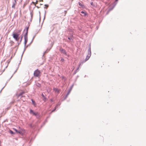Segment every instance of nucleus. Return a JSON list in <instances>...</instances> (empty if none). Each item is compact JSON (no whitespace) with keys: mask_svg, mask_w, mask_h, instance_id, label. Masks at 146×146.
I'll return each mask as SVG.
<instances>
[{"mask_svg":"<svg viewBox=\"0 0 146 146\" xmlns=\"http://www.w3.org/2000/svg\"><path fill=\"white\" fill-rule=\"evenodd\" d=\"M29 113L30 114H32L33 115L36 116V118L40 119L41 117V115L40 113L38 112H35L32 109H30Z\"/></svg>","mask_w":146,"mask_h":146,"instance_id":"1","label":"nucleus"},{"mask_svg":"<svg viewBox=\"0 0 146 146\" xmlns=\"http://www.w3.org/2000/svg\"><path fill=\"white\" fill-rule=\"evenodd\" d=\"M19 34L16 32H13L12 33V36L13 37L16 41H18V39H20V36Z\"/></svg>","mask_w":146,"mask_h":146,"instance_id":"2","label":"nucleus"},{"mask_svg":"<svg viewBox=\"0 0 146 146\" xmlns=\"http://www.w3.org/2000/svg\"><path fill=\"white\" fill-rule=\"evenodd\" d=\"M74 86V84H72L70 86V89L68 90L65 96L64 97L63 99L61 100V102H62L64 101L65 100H66L67 97H68V95L70 94L72 88H73Z\"/></svg>","mask_w":146,"mask_h":146,"instance_id":"3","label":"nucleus"},{"mask_svg":"<svg viewBox=\"0 0 146 146\" xmlns=\"http://www.w3.org/2000/svg\"><path fill=\"white\" fill-rule=\"evenodd\" d=\"M59 51L62 54H64L68 57H69L70 55L67 54V52L64 49L61 48L59 49Z\"/></svg>","mask_w":146,"mask_h":146,"instance_id":"4","label":"nucleus"},{"mask_svg":"<svg viewBox=\"0 0 146 146\" xmlns=\"http://www.w3.org/2000/svg\"><path fill=\"white\" fill-rule=\"evenodd\" d=\"M40 72L38 69L35 70L34 72V76L35 77H38L40 75Z\"/></svg>","mask_w":146,"mask_h":146,"instance_id":"5","label":"nucleus"},{"mask_svg":"<svg viewBox=\"0 0 146 146\" xmlns=\"http://www.w3.org/2000/svg\"><path fill=\"white\" fill-rule=\"evenodd\" d=\"M36 35H35L33 36L31 42L29 44H28L27 45H26V46H25V45H24V50H23L24 51V52L25 51L26 48L28 46H30V45L33 42V40L35 38L36 36Z\"/></svg>","mask_w":146,"mask_h":146,"instance_id":"6","label":"nucleus"},{"mask_svg":"<svg viewBox=\"0 0 146 146\" xmlns=\"http://www.w3.org/2000/svg\"><path fill=\"white\" fill-rule=\"evenodd\" d=\"M23 35H22L21 36H20V41H19V39H18V41H17V43L18 44L17 45L15 46L14 48H15L16 46H19L20 45V43H21L22 40L23 39Z\"/></svg>","mask_w":146,"mask_h":146,"instance_id":"7","label":"nucleus"},{"mask_svg":"<svg viewBox=\"0 0 146 146\" xmlns=\"http://www.w3.org/2000/svg\"><path fill=\"white\" fill-rule=\"evenodd\" d=\"M24 45L26 46V44L28 42V35L24 34Z\"/></svg>","mask_w":146,"mask_h":146,"instance_id":"8","label":"nucleus"},{"mask_svg":"<svg viewBox=\"0 0 146 146\" xmlns=\"http://www.w3.org/2000/svg\"><path fill=\"white\" fill-rule=\"evenodd\" d=\"M81 15L82 16L85 17H88V13L85 11H82L81 12Z\"/></svg>","mask_w":146,"mask_h":146,"instance_id":"9","label":"nucleus"},{"mask_svg":"<svg viewBox=\"0 0 146 146\" xmlns=\"http://www.w3.org/2000/svg\"><path fill=\"white\" fill-rule=\"evenodd\" d=\"M28 24H29V26L28 27H27V26L26 27H25V29H24V30L23 31V33H24V32L26 31V32L24 34L28 35V29H29V27L30 26V24H29V22H28Z\"/></svg>","mask_w":146,"mask_h":146,"instance_id":"10","label":"nucleus"},{"mask_svg":"<svg viewBox=\"0 0 146 146\" xmlns=\"http://www.w3.org/2000/svg\"><path fill=\"white\" fill-rule=\"evenodd\" d=\"M19 128L21 132H23V133L25 135L26 133V131L25 129L23 128H21L20 127H19Z\"/></svg>","mask_w":146,"mask_h":146,"instance_id":"11","label":"nucleus"},{"mask_svg":"<svg viewBox=\"0 0 146 146\" xmlns=\"http://www.w3.org/2000/svg\"><path fill=\"white\" fill-rule=\"evenodd\" d=\"M53 90L55 92H57L58 94L60 92V89H58L55 88H53Z\"/></svg>","mask_w":146,"mask_h":146,"instance_id":"12","label":"nucleus"},{"mask_svg":"<svg viewBox=\"0 0 146 146\" xmlns=\"http://www.w3.org/2000/svg\"><path fill=\"white\" fill-rule=\"evenodd\" d=\"M41 96H42V100L43 101H44V102H45L47 100L46 98L44 96V94L42 93L41 94Z\"/></svg>","mask_w":146,"mask_h":146,"instance_id":"13","label":"nucleus"},{"mask_svg":"<svg viewBox=\"0 0 146 146\" xmlns=\"http://www.w3.org/2000/svg\"><path fill=\"white\" fill-rule=\"evenodd\" d=\"M87 53H88V56H91V49H88V50L87 51Z\"/></svg>","mask_w":146,"mask_h":146,"instance_id":"14","label":"nucleus"},{"mask_svg":"<svg viewBox=\"0 0 146 146\" xmlns=\"http://www.w3.org/2000/svg\"><path fill=\"white\" fill-rule=\"evenodd\" d=\"M31 100L33 105L35 107H36V104L35 101L33 99H31Z\"/></svg>","mask_w":146,"mask_h":146,"instance_id":"15","label":"nucleus"},{"mask_svg":"<svg viewBox=\"0 0 146 146\" xmlns=\"http://www.w3.org/2000/svg\"><path fill=\"white\" fill-rule=\"evenodd\" d=\"M30 14L31 15V18L30 19V22H31L32 21V19H33V11H30Z\"/></svg>","mask_w":146,"mask_h":146,"instance_id":"16","label":"nucleus"},{"mask_svg":"<svg viewBox=\"0 0 146 146\" xmlns=\"http://www.w3.org/2000/svg\"><path fill=\"white\" fill-rule=\"evenodd\" d=\"M61 104V102L59 101L58 104H56L55 107H56L57 108H58V106H59Z\"/></svg>","mask_w":146,"mask_h":146,"instance_id":"17","label":"nucleus"},{"mask_svg":"<svg viewBox=\"0 0 146 146\" xmlns=\"http://www.w3.org/2000/svg\"><path fill=\"white\" fill-rule=\"evenodd\" d=\"M9 132L12 135H14L15 133L13 131L11 130H9Z\"/></svg>","mask_w":146,"mask_h":146,"instance_id":"18","label":"nucleus"},{"mask_svg":"<svg viewBox=\"0 0 146 146\" xmlns=\"http://www.w3.org/2000/svg\"><path fill=\"white\" fill-rule=\"evenodd\" d=\"M91 56H88V55H87L86 56V58H85V61H87V60H88L90 58Z\"/></svg>","mask_w":146,"mask_h":146,"instance_id":"19","label":"nucleus"},{"mask_svg":"<svg viewBox=\"0 0 146 146\" xmlns=\"http://www.w3.org/2000/svg\"><path fill=\"white\" fill-rule=\"evenodd\" d=\"M79 68V66H78V67L76 68V69L74 72L73 74V75H75L78 72V70Z\"/></svg>","mask_w":146,"mask_h":146,"instance_id":"20","label":"nucleus"},{"mask_svg":"<svg viewBox=\"0 0 146 146\" xmlns=\"http://www.w3.org/2000/svg\"><path fill=\"white\" fill-rule=\"evenodd\" d=\"M57 108L55 106V107L54 108V109L51 111V112L50 113L51 114L52 112L55 111L56 110V109Z\"/></svg>","mask_w":146,"mask_h":146,"instance_id":"21","label":"nucleus"},{"mask_svg":"<svg viewBox=\"0 0 146 146\" xmlns=\"http://www.w3.org/2000/svg\"><path fill=\"white\" fill-rule=\"evenodd\" d=\"M9 43L11 44V45L10 46H12L13 45L14 43V42L13 40H10V41Z\"/></svg>","mask_w":146,"mask_h":146,"instance_id":"22","label":"nucleus"},{"mask_svg":"<svg viewBox=\"0 0 146 146\" xmlns=\"http://www.w3.org/2000/svg\"><path fill=\"white\" fill-rule=\"evenodd\" d=\"M29 126L31 128H33L34 127V125H33L31 123L29 124Z\"/></svg>","mask_w":146,"mask_h":146,"instance_id":"23","label":"nucleus"},{"mask_svg":"<svg viewBox=\"0 0 146 146\" xmlns=\"http://www.w3.org/2000/svg\"><path fill=\"white\" fill-rule=\"evenodd\" d=\"M17 133H19V134H21V135H24L23 133V132H21L20 130H18V132H17Z\"/></svg>","mask_w":146,"mask_h":146,"instance_id":"24","label":"nucleus"},{"mask_svg":"<svg viewBox=\"0 0 146 146\" xmlns=\"http://www.w3.org/2000/svg\"><path fill=\"white\" fill-rule=\"evenodd\" d=\"M23 94H24V93L23 92H22L20 93L18 95V96L19 97V96H21L22 97V96Z\"/></svg>","mask_w":146,"mask_h":146,"instance_id":"25","label":"nucleus"},{"mask_svg":"<svg viewBox=\"0 0 146 146\" xmlns=\"http://www.w3.org/2000/svg\"><path fill=\"white\" fill-rule=\"evenodd\" d=\"M21 31H22L21 29H20V30H19L17 31L16 32L18 34H19V35H20V34L21 33Z\"/></svg>","mask_w":146,"mask_h":146,"instance_id":"26","label":"nucleus"},{"mask_svg":"<svg viewBox=\"0 0 146 146\" xmlns=\"http://www.w3.org/2000/svg\"><path fill=\"white\" fill-rule=\"evenodd\" d=\"M106 10H101V11H100V12L101 13H104L105 12Z\"/></svg>","mask_w":146,"mask_h":146,"instance_id":"27","label":"nucleus"},{"mask_svg":"<svg viewBox=\"0 0 146 146\" xmlns=\"http://www.w3.org/2000/svg\"><path fill=\"white\" fill-rule=\"evenodd\" d=\"M112 10H108L105 16L106 15H107L109 13V12Z\"/></svg>","mask_w":146,"mask_h":146,"instance_id":"28","label":"nucleus"},{"mask_svg":"<svg viewBox=\"0 0 146 146\" xmlns=\"http://www.w3.org/2000/svg\"><path fill=\"white\" fill-rule=\"evenodd\" d=\"M103 18H102V19H101L99 20V21H98V23H99V25L101 23V22H102V21L103 20Z\"/></svg>","mask_w":146,"mask_h":146,"instance_id":"29","label":"nucleus"},{"mask_svg":"<svg viewBox=\"0 0 146 146\" xmlns=\"http://www.w3.org/2000/svg\"><path fill=\"white\" fill-rule=\"evenodd\" d=\"M37 86L39 87H40L41 86V84L39 83H38L37 84Z\"/></svg>","mask_w":146,"mask_h":146,"instance_id":"30","label":"nucleus"},{"mask_svg":"<svg viewBox=\"0 0 146 146\" xmlns=\"http://www.w3.org/2000/svg\"><path fill=\"white\" fill-rule=\"evenodd\" d=\"M67 11H64V13H63L62 14H64V15L65 16L66 15V13H67Z\"/></svg>","mask_w":146,"mask_h":146,"instance_id":"31","label":"nucleus"},{"mask_svg":"<svg viewBox=\"0 0 146 146\" xmlns=\"http://www.w3.org/2000/svg\"><path fill=\"white\" fill-rule=\"evenodd\" d=\"M45 124V123H43L40 126V128H42Z\"/></svg>","mask_w":146,"mask_h":146,"instance_id":"32","label":"nucleus"},{"mask_svg":"<svg viewBox=\"0 0 146 146\" xmlns=\"http://www.w3.org/2000/svg\"><path fill=\"white\" fill-rule=\"evenodd\" d=\"M48 7V5H45V7H44V8L45 9H47Z\"/></svg>","mask_w":146,"mask_h":146,"instance_id":"33","label":"nucleus"},{"mask_svg":"<svg viewBox=\"0 0 146 146\" xmlns=\"http://www.w3.org/2000/svg\"><path fill=\"white\" fill-rule=\"evenodd\" d=\"M13 129L15 131V132L17 133V132H18V130L16 129L15 128H13Z\"/></svg>","mask_w":146,"mask_h":146,"instance_id":"34","label":"nucleus"},{"mask_svg":"<svg viewBox=\"0 0 146 146\" xmlns=\"http://www.w3.org/2000/svg\"><path fill=\"white\" fill-rule=\"evenodd\" d=\"M79 4L80 6H81V7L83 6V4L82 3H81L79 2Z\"/></svg>","mask_w":146,"mask_h":146,"instance_id":"35","label":"nucleus"},{"mask_svg":"<svg viewBox=\"0 0 146 146\" xmlns=\"http://www.w3.org/2000/svg\"><path fill=\"white\" fill-rule=\"evenodd\" d=\"M11 60V59H9V60H7V63L8 64L10 62Z\"/></svg>","mask_w":146,"mask_h":146,"instance_id":"36","label":"nucleus"},{"mask_svg":"<svg viewBox=\"0 0 146 146\" xmlns=\"http://www.w3.org/2000/svg\"><path fill=\"white\" fill-rule=\"evenodd\" d=\"M60 61H61L62 62H64L65 60L64 58H62L61 59Z\"/></svg>","mask_w":146,"mask_h":146,"instance_id":"37","label":"nucleus"},{"mask_svg":"<svg viewBox=\"0 0 146 146\" xmlns=\"http://www.w3.org/2000/svg\"><path fill=\"white\" fill-rule=\"evenodd\" d=\"M38 1H36V4H35V3H34V2H33V3H34V5H36V4L38 3Z\"/></svg>","mask_w":146,"mask_h":146,"instance_id":"38","label":"nucleus"},{"mask_svg":"<svg viewBox=\"0 0 146 146\" xmlns=\"http://www.w3.org/2000/svg\"><path fill=\"white\" fill-rule=\"evenodd\" d=\"M12 76H11V77L10 78H9V79L7 80V82L6 83V84H5V85H6V84H7V82H8L9 81V80H10V79L12 77Z\"/></svg>","mask_w":146,"mask_h":146,"instance_id":"39","label":"nucleus"},{"mask_svg":"<svg viewBox=\"0 0 146 146\" xmlns=\"http://www.w3.org/2000/svg\"><path fill=\"white\" fill-rule=\"evenodd\" d=\"M33 139V137H31V139L30 140L29 142V143H31V141H32V140Z\"/></svg>","mask_w":146,"mask_h":146,"instance_id":"40","label":"nucleus"},{"mask_svg":"<svg viewBox=\"0 0 146 146\" xmlns=\"http://www.w3.org/2000/svg\"><path fill=\"white\" fill-rule=\"evenodd\" d=\"M88 46H89V47L88 49L90 48V49H91V43H90L89 44Z\"/></svg>","mask_w":146,"mask_h":146,"instance_id":"41","label":"nucleus"},{"mask_svg":"<svg viewBox=\"0 0 146 146\" xmlns=\"http://www.w3.org/2000/svg\"><path fill=\"white\" fill-rule=\"evenodd\" d=\"M61 77H62V79H64L65 80H66V79H65V77L64 76H62Z\"/></svg>","mask_w":146,"mask_h":146,"instance_id":"42","label":"nucleus"},{"mask_svg":"<svg viewBox=\"0 0 146 146\" xmlns=\"http://www.w3.org/2000/svg\"><path fill=\"white\" fill-rule=\"evenodd\" d=\"M47 119H46L45 120L44 122L43 123H45L47 122Z\"/></svg>","mask_w":146,"mask_h":146,"instance_id":"43","label":"nucleus"},{"mask_svg":"<svg viewBox=\"0 0 146 146\" xmlns=\"http://www.w3.org/2000/svg\"><path fill=\"white\" fill-rule=\"evenodd\" d=\"M23 54H22V55H21V60H20V62H21V60H22V57H23Z\"/></svg>","mask_w":146,"mask_h":146,"instance_id":"44","label":"nucleus"},{"mask_svg":"<svg viewBox=\"0 0 146 146\" xmlns=\"http://www.w3.org/2000/svg\"><path fill=\"white\" fill-rule=\"evenodd\" d=\"M50 101L51 102H53L54 101V100H53V99H50Z\"/></svg>","mask_w":146,"mask_h":146,"instance_id":"45","label":"nucleus"},{"mask_svg":"<svg viewBox=\"0 0 146 146\" xmlns=\"http://www.w3.org/2000/svg\"><path fill=\"white\" fill-rule=\"evenodd\" d=\"M15 4H13V5H12V8H15Z\"/></svg>","mask_w":146,"mask_h":146,"instance_id":"46","label":"nucleus"},{"mask_svg":"<svg viewBox=\"0 0 146 146\" xmlns=\"http://www.w3.org/2000/svg\"><path fill=\"white\" fill-rule=\"evenodd\" d=\"M68 38L69 40H71L72 39V38L71 37H68Z\"/></svg>","mask_w":146,"mask_h":146,"instance_id":"47","label":"nucleus"},{"mask_svg":"<svg viewBox=\"0 0 146 146\" xmlns=\"http://www.w3.org/2000/svg\"><path fill=\"white\" fill-rule=\"evenodd\" d=\"M86 61H85V60L82 61L81 63L83 64V63L85 62Z\"/></svg>","mask_w":146,"mask_h":146,"instance_id":"48","label":"nucleus"},{"mask_svg":"<svg viewBox=\"0 0 146 146\" xmlns=\"http://www.w3.org/2000/svg\"><path fill=\"white\" fill-rule=\"evenodd\" d=\"M5 86H4L2 88V89H1V90H0V93L1 92L2 90L5 87Z\"/></svg>","mask_w":146,"mask_h":146,"instance_id":"49","label":"nucleus"},{"mask_svg":"<svg viewBox=\"0 0 146 146\" xmlns=\"http://www.w3.org/2000/svg\"><path fill=\"white\" fill-rule=\"evenodd\" d=\"M78 77H79V76L77 75V76H76V78L75 79V81H76L77 80V78H78Z\"/></svg>","mask_w":146,"mask_h":146,"instance_id":"50","label":"nucleus"},{"mask_svg":"<svg viewBox=\"0 0 146 146\" xmlns=\"http://www.w3.org/2000/svg\"><path fill=\"white\" fill-rule=\"evenodd\" d=\"M47 52H48V51H47V50H46V51H45V52H44V54L43 55V56L44 55V54L45 53H47Z\"/></svg>","mask_w":146,"mask_h":146,"instance_id":"51","label":"nucleus"},{"mask_svg":"<svg viewBox=\"0 0 146 146\" xmlns=\"http://www.w3.org/2000/svg\"><path fill=\"white\" fill-rule=\"evenodd\" d=\"M17 70H16V71L13 74V75L12 76H13V75L15 74V72H16L17 71Z\"/></svg>","mask_w":146,"mask_h":146,"instance_id":"52","label":"nucleus"},{"mask_svg":"<svg viewBox=\"0 0 146 146\" xmlns=\"http://www.w3.org/2000/svg\"><path fill=\"white\" fill-rule=\"evenodd\" d=\"M82 64V63H80L79 64V65H78V66H80V65H81Z\"/></svg>","mask_w":146,"mask_h":146,"instance_id":"53","label":"nucleus"},{"mask_svg":"<svg viewBox=\"0 0 146 146\" xmlns=\"http://www.w3.org/2000/svg\"><path fill=\"white\" fill-rule=\"evenodd\" d=\"M21 62L20 61V63H19L18 64V67H19V65L20 64H21Z\"/></svg>","mask_w":146,"mask_h":146,"instance_id":"54","label":"nucleus"},{"mask_svg":"<svg viewBox=\"0 0 146 146\" xmlns=\"http://www.w3.org/2000/svg\"><path fill=\"white\" fill-rule=\"evenodd\" d=\"M29 138H27V141H28L29 140Z\"/></svg>","mask_w":146,"mask_h":146,"instance_id":"55","label":"nucleus"},{"mask_svg":"<svg viewBox=\"0 0 146 146\" xmlns=\"http://www.w3.org/2000/svg\"><path fill=\"white\" fill-rule=\"evenodd\" d=\"M19 12L20 13V14L21 15V10H20Z\"/></svg>","mask_w":146,"mask_h":146,"instance_id":"56","label":"nucleus"},{"mask_svg":"<svg viewBox=\"0 0 146 146\" xmlns=\"http://www.w3.org/2000/svg\"><path fill=\"white\" fill-rule=\"evenodd\" d=\"M98 27H99L98 26L96 27V30H97L98 29Z\"/></svg>","mask_w":146,"mask_h":146,"instance_id":"57","label":"nucleus"},{"mask_svg":"<svg viewBox=\"0 0 146 146\" xmlns=\"http://www.w3.org/2000/svg\"><path fill=\"white\" fill-rule=\"evenodd\" d=\"M44 12H45V15L46 14V11L45 10L44 11Z\"/></svg>","mask_w":146,"mask_h":146,"instance_id":"58","label":"nucleus"},{"mask_svg":"<svg viewBox=\"0 0 146 146\" xmlns=\"http://www.w3.org/2000/svg\"><path fill=\"white\" fill-rule=\"evenodd\" d=\"M25 52H24V51L23 50V53H22V54H23Z\"/></svg>","mask_w":146,"mask_h":146,"instance_id":"59","label":"nucleus"},{"mask_svg":"<svg viewBox=\"0 0 146 146\" xmlns=\"http://www.w3.org/2000/svg\"><path fill=\"white\" fill-rule=\"evenodd\" d=\"M25 52H24V51L23 50V53H22V54H23Z\"/></svg>","mask_w":146,"mask_h":146,"instance_id":"60","label":"nucleus"},{"mask_svg":"<svg viewBox=\"0 0 146 146\" xmlns=\"http://www.w3.org/2000/svg\"><path fill=\"white\" fill-rule=\"evenodd\" d=\"M8 65L5 67V68H6L7 67Z\"/></svg>","mask_w":146,"mask_h":146,"instance_id":"61","label":"nucleus"},{"mask_svg":"<svg viewBox=\"0 0 146 146\" xmlns=\"http://www.w3.org/2000/svg\"><path fill=\"white\" fill-rule=\"evenodd\" d=\"M12 58V56L11 57V58H10V59H11H11Z\"/></svg>","mask_w":146,"mask_h":146,"instance_id":"62","label":"nucleus"},{"mask_svg":"<svg viewBox=\"0 0 146 146\" xmlns=\"http://www.w3.org/2000/svg\"><path fill=\"white\" fill-rule=\"evenodd\" d=\"M5 59H4V60H3V61L4 62V61H5Z\"/></svg>","mask_w":146,"mask_h":146,"instance_id":"63","label":"nucleus"},{"mask_svg":"<svg viewBox=\"0 0 146 146\" xmlns=\"http://www.w3.org/2000/svg\"><path fill=\"white\" fill-rule=\"evenodd\" d=\"M86 76V75H85L84 76V77H85Z\"/></svg>","mask_w":146,"mask_h":146,"instance_id":"64","label":"nucleus"}]
</instances>
